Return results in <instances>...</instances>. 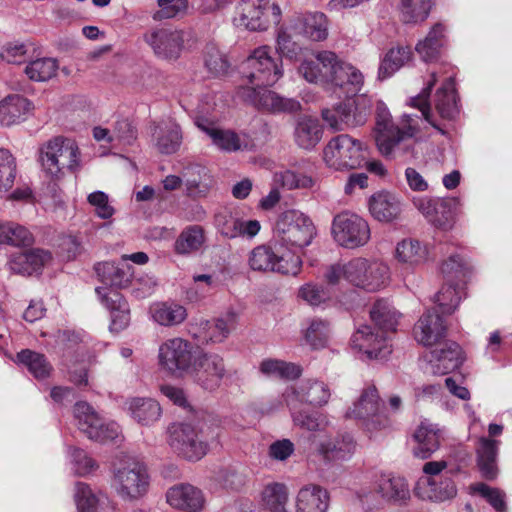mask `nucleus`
<instances>
[{
    "label": "nucleus",
    "mask_w": 512,
    "mask_h": 512,
    "mask_svg": "<svg viewBox=\"0 0 512 512\" xmlns=\"http://www.w3.org/2000/svg\"><path fill=\"white\" fill-rule=\"evenodd\" d=\"M283 73L282 60L273 56L270 46L262 45L255 48L243 63V76L252 86L238 88L237 97L258 109L271 112L299 110L298 101L280 97L267 88L277 83Z\"/></svg>",
    "instance_id": "nucleus-1"
},
{
    "label": "nucleus",
    "mask_w": 512,
    "mask_h": 512,
    "mask_svg": "<svg viewBox=\"0 0 512 512\" xmlns=\"http://www.w3.org/2000/svg\"><path fill=\"white\" fill-rule=\"evenodd\" d=\"M297 73L310 84L333 91L341 89L347 94L357 93L364 84L361 71L331 50H313L305 55Z\"/></svg>",
    "instance_id": "nucleus-2"
},
{
    "label": "nucleus",
    "mask_w": 512,
    "mask_h": 512,
    "mask_svg": "<svg viewBox=\"0 0 512 512\" xmlns=\"http://www.w3.org/2000/svg\"><path fill=\"white\" fill-rule=\"evenodd\" d=\"M94 270L99 280L109 287H97L95 292L101 304L110 312V330L119 332L130 321L128 302L117 289L127 288L132 284L134 268L123 262L103 261L95 264Z\"/></svg>",
    "instance_id": "nucleus-3"
},
{
    "label": "nucleus",
    "mask_w": 512,
    "mask_h": 512,
    "mask_svg": "<svg viewBox=\"0 0 512 512\" xmlns=\"http://www.w3.org/2000/svg\"><path fill=\"white\" fill-rule=\"evenodd\" d=\"M38 162L46 177L60 180L67 173L80 170L81 152L74 139L59 135L39 147Z\"/></svg>",
    "instance_id": "nucleus-4"
},
{
    "label": "nucleus",
    "mask_w": 512,
    "mask_h": 512,
    "mask_svg": "<svg viewBox=\"0 0 512 512\" xmlns=\"http://www.w3.org/2000/svg\"><path fill=\"white\" fill-rule=\"evenodd\" d=\"M423 475L414 486V494L421 500L442 503L457 495V486L444 460L428 461L422 467Z\"/></svg>",
    "instance_id": "nucleus-5"
},
{
    "label": "nucleus",
    "mask_w": 512,
    "mask_h": 512,
    "mask_svg": "<svg viewBox=\"0 0 512 512\" xmlns=\"http://www.w3.org/2000/svg\"><path fill=\"white\" fill-rule=\"evenodd\" d=\"M415 118H418V116L404 115L401 126H399L394 123L386 104L382 100L376 102L374 138L377 148L383 156H391L400 142L405 138L413 137L417 133L418 126Z\"/></svg>",
    "instance_id": "nucleus-6"
},
{
    "label": "nucleus",
    "mask_w": 512,
    "mask_h": 512,
    "mask_svg": "<svg viewBox=\"0 0 512 512\" xmlns=\"http://www.w3.org/2000/svg\"><path fill=\"white\" fill-rule=\"evenodd\" d=\"M149 475L146 466L131 457H125L113 468L111 488L125 501L143 497L149 488Z\"/></svg>",
    "instance_id": "nucleus-7"
},
{
    "label": "nucleus",
    "mask_w": 512,
    "mask_h": 512,
    "mask_svg": "<svg viewBox=\"0 0 512 512\" xmlns=\"http://www.w3.org/2000/svg\"><path fill=\"white\" fill-rule=\"evenodd\" d=\"M316 235V228L311 219L298 210L283 212L277 219L274 227L275 241L285 251L302 249L311 244Z\"/></svg>",
    "instance_id": "nucleus-8"
},
{
    "label": "nucleus",
    "mask_w": 512,
    "mask_h": 512,
    "mask_svg": "<svg viewBox=\"0 0 512 512\" xmlns=\"http://www.w3.org/2000/svg\"><path fill=\"white\" fill-rule=\"evenodd\" d=\"M248 264L254 271L295 276L301 270L302 260L295 252L285 251L275 242L274 246L259 245L252 249Z\"/></svg>",
    "instance_id": "nucleus-9"
},
{
    "label": "nucleus",
    "mask_w": 512,
    "mask_h": 512,
    "mask_svg": "<svg viewBox=\"0 0 512 512\" xmlns=\"http://www.w3.org/2000/svg\"><path fill=\"white\" fill-rule=\"evenodd\" d=\"M281 8L271 0H240L235 8L233 24L253 32L268 30L271 24H279Z\"/></svg>",
    "instance_id": "nucleus-10"
},
{
    "label": "nucleus",
    "mask_w": 512,
    "mask_h": 512,
    "mask_svg": "<svg viewBox=\"0 0 512 512\" xmlns=\"http://www.w3.org/2000/svg\"><path fill=\"white\" fill-rule=\"evenodd\" d=\"M167 433L168 444L178 456L188 461H198L207 454L208 444L196 425L173 423Z\"/></svg>",
    "instance_id": "nucleus-11"
},
{
    "label": "nucleus",
    "mask_w": 512,
    "mask_h": 512,
    "mask_svg": "<svg viewBox=\"0 0 512 512\" xmlns=\"http://www.w3.org/2000/svg\"><path fill=\"white\" fill-rule=\"evenodd\" d=\"M325 163L335 170L356 169L365 161L364 146L348 134L332 138L323 150Z\"/></svg>",
    "instance_id": "nucleus-12"
},
{
    "label": "nucleus",
    "mask_w": 512,
    "mask_h": 512,
    "mask_svg": "<svg viewBox=\"0 0 512 512\" xmlns=\"http://www.w3.org/2000/svg\"><path fill=\"white\" fill-rule=\"evenodd\" d=\"M348 282L368 292L385 288L391 279L388 265L379 260L355 258L348 262Z\"/></svg>",
    "instance_id": "nucleus-13"
},
{
    "label": "nucleus",
    "mask_w": 512,
    "mask_h": 512,
    "mask_svg": "<svg viewBox=\"0 0 512 512\" xmlns=\"http://www.w3.org/2000/svg\"><path fill=\"white\" fill-rule=\"evenodd\" d=\"M371 99L360 95L355 106L350 103H339L321 112L322 119L328 129L333 132L343 131L352 127L363 125L371 107Z\"/></svg>",
    "instance_id": "nucleus-14"
},
{
    "label": "nucleus",
    "mask_w": 512,
    "mask_h": 512,
    "mask_svg": "<svg viewBox=\"0 0 512 512\" xmlns=\"http://www.w3.org/2000/svg\"><path fill=\"white\" fill-rule=\"evenodd\" d=\"M331 232L338 245L349 249L364 246L370 239L367 221L348 211L334 217Z\"/></svg>",
    "instance_id": "nucleus-15"
},
{
    "label": "nucleus",
    "mask_w": 512,
    "mask_h": 512,
    "mask_svg": "<svg viewBox=\"0 0 512 512\" xmlns=\"http://www.w3.org/2000/svg\"><path fill=\"white\" fill-rule=\"evenodd\" d=\"M194 358L191 343L181 337L166 339L158 348V365L170 375L189 372Z\"/></svg>",
    "instance_id": "nucleus-16"
},
{
    "label": "nucleus",
    "mask_w": 512,
    "mask_h": 512,
    "mask_svg": "<svg viewBox=\"0 0 512 512\" xmlns=\"http://www.w3.org/2000/svg\"><path fill=\"white\" fill-rule=\"evenodd\" d=\"M74 417L78 429L93 441L105 443L120 436L119 425L114 421H104L86 402L75 404Z\"/></svg>",
    "instance_id": "nucleus-17"
},
{
    "label": "nucleus",
    "mask_w": 512,
    "mask_h": 512,
    "mask_svg": "<svg viewBox=\"0 0 512 512\" xmlns=\"http://www.w3.org/2000/svg\"><path fill=\"white\" fill-rule=\"evenodd\" d=\"M381 400L374 386L365 388L359 399L350 407L345 416L359 420L366 430L372 432L386 424L381 414Z\"/></svg>",
    "instance_id": "nucleus-18"
},
{
    "label": "nucleus",
    "mask_w": 512,
    "mask_h": 512,
    "mask_svg": "<svg viewBox=\"0 0 512 512\" xmlns=\"http://www.w3.org/2000/svg\"><path fill=\"white\" fill-rule=\"evenodd\" d=\"M189 371L194 382L206 391L217 390L227 373L224 359L214 353L195 356Z\"/></svg>",
    "instance_id": "nucleus-19"
},
{
    "label": "nucleus",
    "mask_w": 512,
    "mask_h": 512,
    "mask_svg": "<svg viewBox=\"0 0 512 512\" xmlns=\"http://www.w3.org/2000/svg\"><path fill=\"white\" fill-rule=\"evenodd\" d=\"M282 396L289 409H296L299 403L323 407L329 402L331 390L324 381L306 379L298 387H287Z\"/></svg>",
    "instance_id": "nucleus-20"
},
{
    "label": "nucleus",
    "mask_w": 512,
    "mask_h": 512,
    "mask_svg": "<svg viewBox=\"0 0 512 512\" xmlns=\"http://www.w3.org/2000/svg\"><path fill=\"white\" fill-rule=\"evenodd\" d=\"M353 350L365 355L368 359L385 358L391 353V345L385 332L376 330L369 325H362L351 337Z\"/></svg>",
    "instance_id": "nucleus-21"
},
{
    "label": "nucleus",
    "mask_w": 512,
    "mask_h": 512,
    "mask_svg": "<svg viewBox=\"0 0 512 512\" xmlns=\"http://www.w3.org/2000/svg\"><path fill=\"white\" fill-rule=\"evenodd\" d=\"M155 55L166 60L177 59L184 46V32L172 28L153 29L144 35Z\"/></svg>",
    "instance_id": "nucleus-22"
},
{
    "label": "nucleus",
    "mask_w": 512,
    "mask_h": 512,
    "mask_svg": "<svg viewBox=\"0 0 512 512\" xmlns=\"http://www.w3.org/2000/svg\"><path fill=\"white\" fill-rule=\"evenodd\" d=\"M426 371L433 375H445L459 368L464 362L462 348L453 341L445 342L441 348H436L424 355Z\"/></svg>",
    "instance_id": "nucleus-23"
},
{
    "label": "nucleus",
    "mask_w": 512,
    "mask_h": 512,
    "mask_svg": "<svg viewBox=\"0 0 512 512\" xmlns=\"http://www.w3.org/2000/svg\"><path fill=\"white\" fill-rule=\"evenodd\" d=\"M196 125L210 137L212 144L223 152L231 153L251 150L254 146L246 133H237L230 129H219L203 120H197Z\"/></svg>",
    "instance_id": "nucleus-24"
},
{
    "label": "nucleus",
    "mask_w": 512,
    "mask_h": 512,
    "mask_svg": "<svg viewBox=\"0 0 512 512\" xmlns=\"http://www.w3.org/2000/svg\"><path fill=\"white\" fill-rule=\"evenodd\" d=\"M375 493L389 503H404L410 499L407 479L394 472H380L374 481Z\"/></svg>",
    "instance_id": "nucleus-25"
},
{
    "label": "nucleus",
    "mask_w": 512,
    "mask_h": 512,
    "mask_svg": "<svg viewBox=\"0 0 512 512\" xmlns=\"http://www.w3.org/2000/svg\"><path fill=\"white\" fill-rule=\"evenodd\" d=\"M166 501L172 508L185 512H201L206 503L202 490L189 483L170 487L166 492Z\"/></svg>",
    "instance_id": "nucleus-26"
},
{
    "label": "nucleus",
    "mask_w": 512,
    "mask_h": 512,
    "mask_svg": "<svg viewBox=\"0 0 512 512\" xmlns=\"http://www.w3.org/2000/svg\"><path fill=\"white\" fill-rule=\"evenodd\" d=\"M294 34L311 41H324L328 37V19L322 12L303 13L290 21Z\"/></svg>",
    "instance_id": "nucleus-27"
},
{
    "label": "nucleus",
    "mask_w": 512,
    "mask_h": 512,
    "mask_svg": "<svg viewBox=\"0 0 512 512\" xmlns=\"http://www.w3.org/2000/svg\"><path fill=\"white\" fill-rule=\"evenodd\" d=\"M369 212L372 217L384 223H390L400 218L403 204L401 198L389 191H379L369 198Z\"/></svg>",
    "instance_id": "nucleus-28"
},
{
    "label": "nucleus",
    "mask_w": 512,
    "mask_h": 512,
    "mask_svg": "<svg viewBox=\"0 0 512 512\" xmlns=\"http://www.w3.org/2000/svg\"><path fill=\"white\" fill-rule=\"evenodd\" d=\"M445 334L446 326L443 318L431 310L426 311L413 328L414 339L426 347L437 344Z\"/></svg>",
    "instance_id": "nucleus-29"
},
{
    "label": "nucleus",
    "mask_w": 512,
    "mask_h": 512,
    "mask_svg": "<svg viewBox=\"0 0 512 512\" xmlns=\"http://www.w3.org/2000/svg\"><path fill=\"white\" fill-rule=\"evenodd\" d=\"M448 41V27L442 22L435 23L426 36L415 45V51L424 62L436 61Z\"/></svg>",
    "instance_id": "nucleus-30"
},
{
    "label": "nucleus",
    "mask_w": 512,
    "mask_h": 512,
    "mask_svg": "<svg viewBox=\"0 0 512 512\" xmlns=\"http://www.w3.org/2000/svg\"><path fill=\"white\" fill-rule=\"evenodd\" d=\"M183 193L192 199L205 198L212 187L209 171L199 164H191L183 169Z\"/></svg>",
    "instance_id": "nucleus-31"
},
{
    "label": "nucleus",
    "mask_w": 512,
    "mask_h": 512,
    "mask_svg": "<svg viewBox=\"0 0 512 512\" xmlns=\"http://www.w3.org/2000/svg\"><path fill=\"white\" fill-rule=\"evenodd\" d=\"M237 313L228 311L214 321L202 320L199 324L201 332L194 336L203 342L222 343L237 325Z\"/></svg>",
    "instance_id": "nucleus-32"
},
{
    "label": "nucleus",
    "mask_w": 512,
    "mask_h": 512,
    "mask_svg": "<svg viewBox=\"0 0 512 512\" xmlns=\"http://www.w3.org/2000/svg\"><path fill=\"white\" fill-rule=\"evenodd\" d=\"M34 105L26 97L15 94L0 101V124L11 126L25 121L33 112Z\"/></svg>",
    "instance_id": "nucleus-33"
},
{
    "label": "nucleus",
    "mask_w": 512,
    "mask_h": 512,
    "mask_svg": "<svg viewBox=\"0 0 512 512\" xmlns=\"http://www.w3.org/2000/svg\"><path fill=\"white\" fill-rule=\"evenodd\" d=\"M328 491L315 484L302 487L296 496V512H326L329 507Z\"/></svg>",
    "instance_id": "nucleus-34"
},
{
    "label": "nucleus",
    "mask_w": 512,
    "mask_h": 512,
    "mask_svg": "<svg viewBox=\"0 0 512 512\" xmlns=\"http://www.w3.org/2000/svg\"><path fill=\"white\" fill-rule=\"evenodd\" d=\"M152 137L157 150L167 155L176 153L183 139L180 126L173 121L154 125L152 128Z\"/></svg>",
    "instance_id": "nucleus-35"
},
{
    "label": "nucleus",
    "mask_w": 512,
    "mask_h": 512,
    "mask_svg": "<svg viewBox=\"0 0 512 512\" xmlns=\"http://www.w3.org/2000/svg\"><path fill=\"white\" fill-rule=\"evenodd\" d=\"M356 443L349 434L335 439H324L317 445L318 454L326 461H346L354 454Z\"/></svg>",
    "instance_id": "nucleus-36"
},
{
    "label": "nucleus",
    "mask_w": 512,
    "mask_h": 512,
    "mask_svg": "<svg viewBox=\"0 0 512 512\" xmlns=\"http://www.w3.org/2000/svg\"><path fill=\"white\" fill-rule=\"evenodd\" d=\"M51 260V254L42 249H32L14 254L10 261V270L21 275H32L42 269Z\"/></svg>",
    "instance_id": "nucleus-37"
},
{
    "label": "nucleus",
    "mask_w": 512,
    "mask_h": 512,
    "mask_svg": "<svg viewBox=\"0 0 512 512\" xmlns=\"http://www.w3.org/2000/svg\"><path fill=\"white\" fill-rule=\"evenodd\" d=\"M129 415L137 423L149 426L157 422L162 415L160 404L149 397H133L126 401Z\"/></svg>",
    "instance_id": "nucleus-38"
},
{
    "label": "nucleus",
    "mask_w": 512,
    "mask_h": 512,
    "mask_svg": "<svg viewBox=\"0 0 512 512\" xmlns=\"http://www.w3.org/2000/svg\"><path fill=\"white\" fill-rule=\"evenodd\" d=\"M151 319L164 327H173L183 323L188 316L187 309L174 301L156 302L150 306Z\"/></svg>",
    "instance_id": "nucleus-39"
},
{
    "label": "nucleus",
    "mask_w": 512,
    "mask_h": 512,
    "mask_svg": "<svg viewBox=\"0 0 512 512\" xmlns=\"http://www.w3.org/2000/svg\"><path fill=\"white\" fill-rule=\"evenodd\" d=\"M413 438L417 443L413 455L417 458H429L440 446V430L432 423L421 422Z\"/></svg>",
    "instance_id": "nucleus-40"
},
{
    "label": "nucleus",
    "mask_w": 512,
    "mask_h": 512,
    "mask_svg": "<svg viewBox=\"0 0 512 512\" xmlns=\"http://www.w3.org/2000/svg\"><path fill=\"white\" fill-rule=\"evenodd\" d=\"M322 127L319 121L311 117H301L297 120L293 138L295 144L304 150L313 149L322 138Z\"/></svg>",
    "instance_id": "nucleus-41"
},
{
    "label": "nucleus",
    "mask_w": 512,
    "mask_h": 512,
    "mask_svg": "<svg viewBox=\"0 0 512 512\" xmlns=\"http://www.w3.org/2000/svg\"><path fill=\"white\" fill-rule=\"evenodd\" d=\"M499 441L486 437L479 438L476 448L477 463L482 476L487 480L497 477L498 468L496 464Z\"/></svg>",
    "instance_id": "nucleus-42"
},
{
    "label": "nucleus",
    "mask_w": 512,
    "mask_h": 512,
    "mask_svg": "<svg viewBox=\"0 0 512 512\" xmlns=\"http://www.w3.org/2000/svg\"><path fill=\"white\" fill-rule=\"evenodd\" d=\"M413 53L408 46L390 48L381 58L378 68V79L385 80L394 75L405 64L412 60Z\"/></svg>",
    "instance_id": "nucleus-43"
},
{
    "label": "nucleus",
    "mask_w": 512,
    "mask_h": 512,
    "mask_svg": "<svg viewBox=\"0 0 512 512\" xmlns=\"http://www.w3.org/2000/svg\"><path fill=\"white\" fill-rule=\"evenodd\" d=\"M428 248L416 239H404L395 249V257L398 262L408 267H417L428 260Z\"/></svg>",
    "instance_id": "nucleus-44"
},
{
    "label": "nucleus",
    "mask_w": 512,
    "mask_h": 512,
    "mask_svg": "<svg viewBox=\"0 0 512 512\" xmlns=\"http://www.w3.org/2000/svg\"><path fill=\"white\" fill-rule=\"evenodd\" d=\"M106 501L107 497L103 493L94 491L88 484H75L74 502L77 512H100Z\"/></svg>",
    "instance_id": "nucleus-45"
},
{
    "label": "nucleus",
    "mask_w": 512,
    "mask_h": 512,
    "mask_svg": "<svg viewBox=\"0 0 512 512\" xmlns=\"http://www.w3.org/2000/svg\"><path fill=\"white\" fill-rule=\"evenodd\" d=\"M370 317L379 330L394 332L401 314L387 300H378L370 310Z\"/></svg>",
    "instance_id": "nucleus-46"
},
{
    "label": "nucleus",
    "mask_w": 512,
    "mask_h": 512,
    "mask_svg": "<svg viewBox=\"0 0 512 512\" xmlns=\"http://www.w3.org/2000/svg\"><path fill=\"white\" fill-rule=\"evenodd\" d=\"M435 108L441 118L452 120L458 113L454 81L449 77L438 89L435 98Z\"/></svg>",
    "instance_id": "nucleus-47"
},
{
    "label": "nucleus",
    "mask_w": 512,
    "mask_h": 512,
    "mask_svg": "<svg viewBox=\"0 0 512 512\" xmlns=\"http://www.w3.org/2000/svg\"><path fill=\"white\" fill-rule=\"evenodd\" d=\"M287 487L278 482L268 483L261 492V503L269 512H287Z\"/></svg>",
    "instance_id": "nucleus-48"
},
{
    "label": "nucleus",
    "mask_w": 512,
    "mask_h": 512,
    "mask_svg": "<svg viewBox=\"0 0 512 512\" xmlns=\"http://www.w3.org/2000/svg\"><path fill=\"white\" fill-rule=\"evenodd\" d=\"M205 241L204 230L199 225H190L182 230L174 243L177 254L188 255L201 248Z\"/></svg>",
    "instance_id": "nucleus-49"
},
{
    "label": "nucleus",
    "mask_w": 512,
    "mask_h": 512,
    "mask_svg": "<svg viewBox=\"0 0 512 512\" xmlns=\"http://www.w3.org/2000/svg\"><path fill=\"white\" fill-rule=\"evenodd\" d=\"M432 0H401L399 11L402 22L418 24L425 21L432 8Z\"/></svg>",
    "instance_id": "nucleus-50"
},
{
    "label": "nucleus",
    "mask_w": 512,
    "mask_h": 512,
    "mask_svg": "<svg viewBox=\"0 0 512 512\" xmlns=\"http://www.w3.org/2000/svg\"><path fill=\"white\" fill-rule=\"evenodd\" d=\"M33 241V235L26 227L14 222L0 221V244L20 247L29 246Z\"/></svg>",
    "instance_id": "nucleus-51"
},
{
    "label": "nucleus",
    "mask_w": 512,
    "mask_h": 512,
    "mask_svg": "<svg viewBox=\"0 0 512 512\" xmlns=\"http://www.w3.org/2000/svg\"><path fill=\"white\" fill-rule=\"evenodd\" d=\"M259 370L267 377L281 379H295L302 373L301 367L294 363L270 358L260 363Z\"/></svg>",
    "instance_id": "nucleus-52"
},
{
    "label": "nucleus",
    "mask_w": 512,
    "mask_h": 512,
    "mask_svg": "<svg viewBox=\"0 0 512 512\" xmlns=\"http://www.w3.org/2000/svg\"><path fill=\"white\" fill-rule=\"evenodd\" d=\"M297 35L294 34L290 24L278 30L275 49L280 59L285 58L290 61H297L299 59L302 47L294 40V37Z\"/></svg>",
    "instance_id": "nucleus-53"
},
{
    "label": "nucleus",
    "mask_w": 512,
    "mask_h": 512,
    "mask_svg": "<svg viewBox=\"0 0 512 512\" xmlns=\"http://www.w3.org/2000/svg\"><path fill=\"white\" fill-rule=\"evenodd\" d=\"M58 68L56 59L43 57L30 61L25 67V74L32 81L45 82L56 76Z\"/></svg>",
    "instance_id": "nucleus-54"
},
{
    "label": "nucleus",
    "mask_w": 512,
    "mask_h": 512,
    "mask_svg": "<svg viewBox=\"0 0 512 512\" xmlns=\"http://www.w3.org/2000/svg\"><path fill=\"white\" fill-rule=\"evenodd\" d=\"M17 359L20 363L24 364L37 379L48 377L52 371V366L46 360L45 356L40 353L28 349L22 350L17 354Z\"/></svg>",
    "instance_id": "nucleus-55"
},
{
    "label": "nucleus",
    "mask_w": 512,
    "mask_h": 512,
    "mask_svg": "<svg viewBox=\"0 0 512 512\" xmlns=\"http://www.w3.org/2000/svg\"><path fill=\"white\" fill-rule=\"evenodd\" d=\"M305 341L313 349L324 348L330 338V325L322 319H312L304 333Z\"/></svg>",
    "instance_id": "nucleus-56"
},
{
    "label": "nucleus",
    "mask_w": 512,
    "mask_h": 512,
    "mask_svg": "<svg viewBox=\"0 0 512 512\" xmlns=\"http://www.w3.org/2000/svg\"><path fill=\"white\" fill-rule=\"evenodd\" d=\"M461 300L460 284L445 283L435 295L437 303L442 314H451L458 307Z\"/></svg>",
    "instance_id": "nucleus-57"
},
{
    "label": "nucleus",
    "mask_w": 512,
    "mask_h": 512,
    "mask_svg": "<svg viewBox=\"0 0 512 512\" xmlns=\"http://www.w3.org/2000/svg\"><path fill=\"white\" fill-rule=\"evenodd\" d=\"M17 175V166L12 154L0 148V193H7L13 187Z\"/></svg>",
    "instance_id": "nucleus-58"
},
{
    "label": "nucleus",
    "mask_w": 512,
    "mask_h": 512,
    "mask_svg": "<svg viewBox=\"0 0 512 512\" xmlns=\"http://www.w3.org/2000/svg\"><path fill=\"white\" fill-rule=\"evenodd\" d=\"M290 411L294 425L302 429L314 432L323 430L328 425L327 417L322 413L296 409Z\"/></svg>",
    "instance_id": "nucleus-59"
},
{
    "label": "nucleus",
    "mask_w": 512,
    "mask_h": 512,
    "mask_svg": "<svg viewBox=\"0 0 512 512\" xmlns=\"http://www.w3.org/2000/svg\"><path fill=\"white\" fill-rule=\"evenodd\" d=\"M445 283L461 284L465 281L468 270L459 255H452L441 265Z\"/></svg>",
    "instance_id": "nucleus-60"
},
{
    "label": "nucleus",
    "mask_w": 512,
    "mask_h": 512,
    "mask_svg": "<svg viewBox=\"0 0 512 512\" xmlns=\"http://www.w3.org/2000/svg\"><path fill=\"white\" fill-rule=\"evenodd\" d=\"M428 221L440 229H451L455 222L452 202L438 198L436 201V208H434L433 214Z\"/></svg>",
    "instance_id": "nucleus-61"
},
{
    "label": "nucleus",
    "mask_w": 512,
    "mask_h": 512,
    "mask_svg": "<svg viewBox=\"0 0 512 512\" xmlns=\"http://www.w3.org/2000/svg\"><path fill=\"white\" fill-rule=\"evenodd\" d=\"M159 10L152 18L156 21L171 19L187 13L189 8L188 0H158Z\"/></svg>",
    "instance_id": "nucleus-62"
},
{
    "label": "nucleus",
    "mask_w": 512,
    "mask_h": 512,
    "mask_svg": "<svg viewBox=\"0 0 512 512\" xmlns=\"http://www.w3.org/2000/svg\"><path fill=\"white\" fill-rule=\"evenodd\" d=\"M437 81L435 73L431 74V80L427 83V86L421 91L420 94L410 99V105L417 108L421 112V116L433 127L438 129V125L432 118L430 112V106L428 104V98L431 90Z\"/></svg>",
    "instance_id": "nucleus-63"
},
{
    "label": "nucleus",
    "mask_w": 512,
    "mask_h": 512,
    "mask_svg": "<svg viewBox=\"0 0 512 512\" xmlns=\"http://www.w3.org/2000/svg\"><path fill=\"white\" fill-rule=\"evenodd\" d=\"M239 217L230 211H221L215 215V225L221 235L233 239L239 233Z\"/></svg>",
    "instance_id": "nucleus-64"
}]
</instances>
